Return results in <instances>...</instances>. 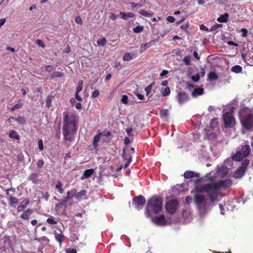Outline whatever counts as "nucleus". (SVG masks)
Here are the masks:
<instances>
[{
    "instance_id": "nucleus-40",
    "label": "nucleus",
    "mask_w": 253,
    "mask_h": 253,
    "mask_svg": "<svg viewBox=\"0 0 253 253\" xmlns=\"http://www.w3.org/2000/svg\"><path fill=\"white\" fill-rule=\"evenodd\" d=\"M143 26L138 25L133 29V31L135 33H139L143 31Z\"/></svg>"
},
{
    "instance_id": "nucleus-49",
    "label": "nucleus",
    "mask_w": 253,
    "mask_h": 253,
    "mask_svg": "<svg viewBox=\"0 0 253 253\" xmlns=\"http://www.w3.org/2000/svg\"><path fill=\"white\" fill-rule=\"evenodd\" d=\"M191 79L194 82H198L200 79L199 74H197L196 75L192 76Z\"/></svg>"
},
{
    "instance_id": "nucleus-44",
    "label": "nucleus",
    "mask_w": 253,
    "mask_h": 253,
    "mask_svg": "<svg viewBox=\"0 0 253 253\" xmlns=\"http://www.w3.org/2000/svg\"><path fill=\"white\" fill-rule=\"evenodd\" d=\"M168 115V110L167 109H163L160 111V116L162 118L167 117Z\"/></svg>"
},
{
    "instance_id": "nucleus-42",
    "label": "nucleus",
    "mask_w": 253,
    "mask_h": 253,
    "mask_svg": "<svg viewBox=\"0 0 253 253\" xmlns=\"http://www.w3.org/2000/svg\"><path fill=\"white\" fill-rule=\"evenodd\" d=\"M46 221L50 224H56L57 223V222L54 220V217L53 216L48 218Z\"/></svg>"
},
{
    "instance_id": "nucleus-43",
    "label": "nucleus",
    "mask_w": 253,
    "mask_h": 253,
    "mask_svg": "<svg viewBox=\"0 0 253 253\" xmlns=\"http://www.w3.org/2000/svg\"><path fill=\"white\" fill-rule=\"evenodd\" d=\"M23 106V103H17L15 104L10 108L11 111H14L15 109L21 108Z\"/></svg>"
},
{
    "instance_id": "nucleus-8",
    "label": "nucleus",
    "mask_w": 253,
    "mask_h": 253,
    "mask_svg": "<svg viewBox=\"0 0 253 253\" xmlns=\"http://www.w3.org/2000/svg\"><path fill=\"white\" fill-rule=\"evenodd\" d=\"M249 163L250 161L248 159H245L242 161L241 166L234 173V177L236 178H241L244 175Z\"/></svg>"
},
{
    "instance_id": "nucleus-50",
    "label": "nucleus",
    "mask_w": 253,
    "mask_h": 253,
    "mask_svg": "<svg viewBox=\"0 0 253 253\" xmlns=\"http://www.w3.org/2000/svg\"><path fill=\"white\" fill-rule=\"evenodd\" d=\"M119 16L121 17V18H122L124 20L127 19V14L125 12H120Z\"/></svg>"
},
{
    "instance_id": "nucleus-30",
    "label": "nucleus",
    "mask_w": 253,
    "mask_h": 253,
    "mask_svg": "<svg viewBox=\"0 0 253 253\" xmlns=\"http://www.w3.org/2000/svg\"><path fill=\"white\" fill-rule=\"evenodd\" d=\"M242 56L244 60L247 61V63L248 64H249L250 65H253V58H251L249 56L247 57L246 55H244V54H242Z\"/></svg>"
},
{
    "instance_id": "nucleus-3",
    "label": "nucleus",
    "mask_w": 253,
    "mask_h": 253,
    "mask_svg": "<svg viewBox=\"0 0 253 253\" xmlns=\"http://www.w3.org/2000/svg\"><path fill=\"white\" fill-rule=\"evenodd\" d=\"M194 201L201 214L206 213L214 205V203L209 202L208 197L202 193L194 195Z\"/></svg>"
},
{
    "instance_id": "nucleus-16",
    "label": "nucleus",
    "mask_w": 253,
    "mask_h": 253,
    "mask_svg": "<svg viewBox=\"0 0 253 253\" xmlns=\"http://www.w3.org/2000/svg\"><path fill=\"white\" fill-rule=\"evenodd\" d=\"M217 170L222 175H226L228 173V169L225 165L218 166L217 167Z\"/></svg>"
},
{
    "instance_id": "nucleus-15",
    "label": "nucleus",
    "mask_w": 253,
    "mask_h": 253,
    "mask_svg": "<svg viewBox=\"0 0 253 253\" xmlns=\"http://www.w3.org/2000/svg\"><path fill=\"white\" fill-rule=\"evenodd\" d=\"M122 157L124 158L125 160H126L128 158L127 161L126 162L125 164L123 166L124 169H126L128 167L132 160V156L130 154H126L125 152V150H124L122 154Z\"/></svg>"
},
{
    "instance_id": "nucleus-46",
    "label": "nucleus",
    "mask_w": 253,
    "mask_h": 253,
    "mask_svg": "<svg viewBox=\"0 0 253 253\" xmlns=\"http://www.w3.org/2000/svg\"><path fill=\"white\" fill-rule=\"evenodd\" d=\"M153 84H154V83H152L151 84H150L149 85H148L145 87V90L146 92V95H148L151 92V91L152 90V85Z\"/></svg>"
},
{
    "instance_id": "nucleus-28",
    "label": "nucleus",
    "mask_w": 253,
    "mask_h": 253,
    "mask_svg": "<svg viewBox=\"0 0 253 253\" xmlns=\"http://www.w3.org/2000/svg\"><path fill=\"white\" fill-rule=\"evenodd\" d=\"M86 193V192L85 190H83L78 193L76 192V194H75L74 196H75V197L76 198V199H77L78 200H80L82 198V196L85 195Z\"/></svg>"
},
{
    "instance_id": "nucleus-23",
    "label": "nucleus",
    "mask_w": 253,
    "mask_h": 253,
    "mask_svg": "<svg viewBox=\"0 0 253 253\" xmlns=\"http://www.w3.org/2000/svg\"><path fill=\"white\" fill-rule=\"evenodd\" d=\"M54 235L56 240L59 243L60 245H61L64 238V235L62 233L59 234L56 232L54 233Z\"/></svg>"
},
{
    "instance_id": "nucleus-17",
    "label": "nucleus",
    "mask_w": 253,
    "mask_h": 253,
    "mask_svg": "<svg viewBox=\"0 0 253 253\" xmlns=\"http://www.w3.org/2000/svg\"><path fill=\"white\" fill-rule=\"evenodd\" d=\"M33 210L29 209L24 211V212L20 215V217L24 220L28 219L29 218V215L33 213Z\"/></svg>"
},
{
    "instance_id": "nucleus-45",
    "label": "nucleus",
    "mask_w": 253,
    "mask_h": 253,
    "mask_svg": "<svg viewBox=\"0 0 253 253\" xmlns=\"http://www.w3.org/2000/svg\"><path fill=\"white\" fill-rule=\"evenodd\" d=\"M221 27H222L221 24H216L214 25L211 27V28L210 30V31L211 32V31H215L216 30H217V29H218L219 28Z\"/></svg>"
},
{
    "instance_id": "nucleus-18",
    "label": "nucleus",
    "mask_w": 253,
    "mask_h": 253,
    "mask_svg": "<svg viewBox=\"0 0 253 253\" xmlns=\"http://www.w3.org/2000/svg\"><path fill=\"white\" fill-rule=\"evenodd\" d=\"M77 192V190L75 188H73L71 191H69L67 192V196L65 199L69 201L71 200L73 197H75L74 195Z\"/></svg>"
},
{
    "instance_id": "nucleus-56",
    "label": "nucleus",
    "mask_w": 253,
    "mask_h": 253,
    "mask_svg": "<svg viewBox=\"0 0 253 253\" xmlns=\"http://www.w3.org/2000/svg\"><path fill=\"white\" fill-rule=\"evenodd\" d=\"M42 198L45 199V201H48L49 197V195L48 192H45L44 193H42Z\"/></svg>"
},
{
    "instance_id": "nucleus-6",
    "label": "nucleus",
    "mask_w": 253,
    "mask_h": 253,
    "mask_svg": "<svg viewBox=\"0 0 253 253\" xmlns=\"http://www.w3.org/2000/svg\"><path fill=\"white\" fill-rule=\"evenodd\" d=\"M251 151L250 146L249 145H245L234 155L232 159H227L225 161V164L228 165L229 163H232L233 161H240L244 158L247 157Z\"/></svg>"
},
{
    "instance_id": "nucleus-48",
    "label": "nucleus",
    "mask_w": 253,
    "mask_h": 253,
    "mask_svg": "<svg viewBox=\"0 0 253 253\" xmlns=\"http://www.w3.org/2000/svg\"><path fill=\"white\" fill-rule=\"evenodd\" d=\"M241 31L242 32V37L244 38L246 37L248 33V30L245 28H242Z\"/></svg>"
},
{
    "instance_id": "nucleus-32",
    "label": "nucleus",
    "mask_w": 253,
    "mask_h": 253,
    "mask_svg": "<svg viewBox=\"0 0 253 253\" xmlns=\"http://www.w3.org/2000/svg\"><path fill=\"white\" fill-rule=\"evenodd\" d=\"M218 124L217 119L216 118H214L211 120L210 122V127L211 128H215Z\"/></svg>"
},
{
    "instance_id": "nucleus-41",
    "label": "nucleus",
    "mask_w": 253,
    "mask_h": 253,
    "mask_svg": "<svg viewBox=\"0 0 253 253\" xmlns=\"http://www.w3.org/2000/svg\"><path fill=\"white\" fill-rule=\"evenodd\" d=\"M170 91L169 87L164 88V90L162 91L163 96H167L170 94Z\"/></svg>"
},
{
    "instance_id": "nucleus-24",
    "label": "nucleus",
    "mask_w": 253,
    "mask_h": 253,
    "mask_svg": "<svg viewBox=\"0 0 253 253\" xmlns=\"http://www.w3.org/2000/svg\"><path fill=\"white\" fill-rule=\"evenodd\" d=\"M197 176V174L192 171H186L184 172V176L185 178H189Z\"/></svg>"
},
{
    "instance_id": "nucleus-21",
    "label": "nucleus",
    "mask_w": 253,
    "mask_h": 253,
    "mask_svg": "<svg viewBox=\"0 0 253 253\" xmlns=\"http://www.w3.org/2000/svg\"><path fill=\"white\" fill-rule=\"evenodd\" d=\"M229 17V14L227 13H224L223 15H221L217 19V21L220 23H225L228 21Z\"/></svg>"
},
{
    "instance_id": "nucleus-52",
    "label": "nucleus",
    "mask_w": 253,
    "mask_h": 253,
    "mask_svg": "<svg viewBox=\"0 0 253 253\" xmlns=\"http://www.w3.org/2000/svg\"><path fill=\"white\" fill-rule=\"evenodd\" d=\"M38 146L40 150L42 151L43 149V141L42 139L38 141Z\"/></svg>"
},
{
    "instance_id": "nucleus-64",
    "label": "nucleus",
    "mask_w": 253,
    "mask_h": 253,
    "mask_svg": "<svg viewBox=\"0 0 253 253\" xmlns=\"http://www.w3.org/2000/svg\"><path fill=\"white\" fill-rule=\"evenodd\" d=\"M67 253H77V250L75 249H69L66 250Z\"/></svg>"
},
{
    "instance_id": "nucleus-53",
    "label": "nucleus",
    "mask_w": 253,
    "mask_h": 253,
    "mask_svg": "<svg viewBox=\"0 0 253 253\" xmlns=\"http://www.w3.org/2000/svg\"><path fill=\"white\" fill-rule=\"evenodd\" d=\"M36 43L40 46L42 47H43L45 46V45L43 42V41L41 40H37L36 41Z\"/></svg>"
},
{
    "instance_id": "nucleus-60",
    "label": "nucleus",
    "mask_w": 253,
    "mask_h": 253,
    "mask_svg": "<svg viewBox=\"0 0 253 253\" xmlns=\"http://www.w3.org/2000/svg\"><path fill=\"white\" fill-rule=\"evenodd\" d=\"M119 16V15H117L113 13H111V15L110 16V18L112 20L115 21L118 17Z\"/></svg>"
},
{
    "instance_id": "nucleus-11",
    "label": "nucleus",
    "mask_w": 253,
    "mask_h": 253,
    "mask_svg": "<svg viewBox=\"0 0 253 253\" xmlns=\"http://www.w3.org/2000/svg\"><path fill=\"white\" fill-rule=\"evenodd\" d=\"M151 220L153 223L158 225L163 226L167 224V221L164 215H160L155 217H152Z\"/></svg>"
},
{
    "instance_id": "nucleus-58",
    "label": "nucleus",
    "mask_w": 253,
    "mask_h": 253,
    "mask_svg": "<svg viewBox=\"0 0 253 253\" xmlns=\"http://www.w3.org/2000/svg\"><path fill=\"white\" fill-rule=\"evenodd\" d=\"M36 240L39 242L41 241V240H42L45 242L49 241V239L46 236H43L42 237L38 239L36 238Z\"/></svg>"
},
{
    "instance_id": "nucleus-20",
    "label": "nucleus",
    "mask_w": 253,
    "mask_h": 253,
    "mask_svg": "<svg viewBox=\"0 0 253 253\" xmlns=\"http://www.w3.org/2000/svg\"><path fill=\"white\" fill-rule=\"evenodd\" d=\"M204 89L201 87H198L194 89L192 91V95L193 97H197L203 94Z\"/></svg>"
},
{
    "instance_id": "nucleus-5",
    "label": "nucleus",
    "mask_w": 253,
    "mask_h": 253,
    "mask_svg": "<svg viewBox=\"0 0 253 253\" xmlns=\"http://www.w3.org/2000/svg\"><path fill=\"white\" fill-rule=\"evenodd\" d=\"M247 108H243L239 112V115L243 126L246 129L253 130V113L244 114Z\"/></svg>"
},
{
    "instance_id": "nucleus-27",
    "label": "nucleus",
    "mask_w": 253,
    "mask_h": 253,
    "mask_svg": "<svg viewBox=\"0 0 253 253\" xmlns=\"http://www.w3.org/2000/svg\"><path fill=\"white\" fill-rule=\"evenodd\" d=\"M101 133L97 134L96 136L94 137L93 145L95 148H96L98 145V143L99 142L100 139V135Z\"/></svg>"
},
{
    "instance_id": "nucleus-7",
    "label": "nucleus",
    "mask_w": 253,
    "mask_h": 253,
    "mask_svg": "<svg viewBox=\"0 0 253 253\" xmlns=\"http://www.w3.org/2000/svg\"><path fill=\"white\" fill-rule=\"evenodd\" d=\"M223 120L225 126L227 127H232L235 124V120L232 115V113L230 112H227L223 115Z\"/></svg>"
},
{
    "instance_id": "nucleus-34",
    "label": "nucleus",
    "mask_w": 253,
    "mask_h": 253,
    "mask_svg": "<svg viewBox=\"0 0 253 253\" xmlns=\"http://www.w3.org/2000/svg\"><path fill=\"white\" fill-rule=\"evenodd\" d=\"M139 13L145 17H150L152 16V14H151L144 10H139Z\"/></svg>"
},
{
    "instance_id": "nucleus-4",
    "label": "nucleus",
    "mask_w": 253,
    "mask_h": 253,
    "mask_svg": "<svg viewBox=\"0 0 253 253\" xmlns=\"http://www.w3.org/2000/svg\"><path fill=\"white\" fill-rule=\"evenodd\" d=\"M163 199L161 197L154 196L147 201V208L145 210V214L148 218L151 217L150 210L156 214L159 213L162 209Z\"/></svg>"
},
{
    "instance_id": "nucleus-12",
    "label": "nucleus",
    "mask_w": 253,
    "mask_h": 253,
    "mask_svg": "<svg viewBox=\"0 0 253 253\" xmlns=\"http://www.w3.org/2000/svg\"><path fill=\"white\" fill-rule=\"evenodd\" d=\"M177 99L180 104H182L189 100V97L184 92H179L176 96Z\"/></svg>"
},
{
    "instance_id": "nucleus-10",
    "label": "nucleus",
    "mask_w": 253,
    "mask_h": 253,
    "mask_svg": "<svg viewBox=\"0 0 253 253\" xmlns=\"http://www.w3.org/2000/svg\"><path fill=\"white\" fill-rule=\"evenodd\" d=\"M178 205V203L176 200H170L166 205V210L171 214L174 213L177 210Z\"/></svg>"
},
{
    "instance_id": "nucleus-57",
    "label": "nucleus",
    "mask_w": 253,
    "mask_h": 253,
    "mask_svg": "<svg viewBox=\"0 0 253 253\" xmlns=\"http://www.w3.org/2000/svg\"><path fill=\"white\" fill-rule=\"evenodd\" d=\"M75 22L79 24H82V19L81 17L77 16L75 19Z\"/></svg>"
},
{
    "instance_id": "nucleus-2",
    "label": "nucleus",
    "mask_w": 253,
    "mask_h": 253,
    "mask_svg": "<svg viewBox=\"0 0 253 253\" xmlns=\"http://www.w3.org/2000/svg\"><path fill=\"white\" fill-rule=\"evenodd\" d=\"M64 119L63 121L62 133L65 141H71L72 137L70 134H73L77 131V128L76 123V117L74 115L63 113Z\"/></svg>"
},
{
    "instance_id": "nucleus-33",
    "label": "nucleus",
    "mask_w": 253,
    "mask_h": 253,
    "mask_svg": "<svg viewBox=\"0 0 253 253\" xmlns=\"http://www.w3.org/2000/svg\"><path fill=\"white\" fill-rule=\"evenodd\" d=\"M14 119L16 121L21 124L24 125L26 123L25 118L23 116H19L17 118H15Z\"/></svg>"
},
{
    "instance_id": "nucleus-39",
    "label": "nucleus",
    "mask_w": 253,
    "mask_h": 253,
    "mask_svg": "<svg viewBox=\"0 0 253 253\" xmlns=\"http://www.w3.org/2000/svg\"><path fill=\"white\" fill-rule=\"evenodd\" d=\"M132 56H131L129 53H125L124 56H123V60L124 61H129L132 60Z\"/></svg>"
},
{
    "instance_id": "nucleus-22",
    "label": "nucleus",
    "mask_w": 253,
    "mask_h": 253,
    "mask_svg": "<svg viewBox=\"0 0 253 253\" xmlns=\"http://www.w3.org/2000/svg\"><path fill=\"white\" fill-rule=\"evenodd\" d=\"M8 136L10 138H12L16 140H18L20 139V136L17 134V133L14 130H10Z\"/></svg>"
},
{
    "instance_id": "nucleus-26",
    "label": "nucleus",
    "mask_w": 253,
    "mask_h": 253,
    "mask_svg": "<svg viewBox=\"0 0 253 253\" xmlns=\"http://www.w3.org/2000/svg\"><path fill=\"white\" fill-rule=\"evenodd\" d=\"M231 70L232 72L238 74L242 72V68L240 65H235L231 68Z\"/></svg>"
},
{
    "instance_id": "nucleus-13",
    "label": "nucleus",
    "mask_w": 253,
    "mask_h": 253,
    "mask_svg": "<svg viewBox=\"0 0 253 253\" xmlns=\"http://www.w3.org/2000/svg\"><path fill=\"white\" fill-rule=\"evenodd\" d=\"M30 204V201L29 198H26L24 201H23L20 205L17 207V211L18 212H20L23 211L28 206H29Z\"/></svg>"
},
{
    "instance_id": "nucleus-47",
    "label": "nucleus",
    "mask_w": 253,
    "mask_h": 253,
    "mask_svg": "<svg viewBox=\"0 0 253 253\" xmlns=\"http://www.w3.org/2000/svg\"><path fill=\"white\" fill-rule=\"evenodd\" d=\"M121 101L123 103H124L125 104H127V103H128L127 96L126 95H123L122 97Z\"/></svg>"
},
{
    "instance_id": "nucleus-54",
    "label": "nucleus",
    "mask_w": 253,
    "mask_h": 253,
    "mask_svg": "<svg viewBox=\"0 0 253 253\" xmlns=\"http://www.w3.org/2000/svg\"><path fill=\"white\" fill-rule=\"evenodd\" d=\"M99 95V91L98 90H95L92 93L91 96L93 98H96Z\"/></svg>"
},
{
    "instance_id": "nucleus-59",
    "label": "nucleus",
    "mask_w": 253,
    "mask_h": 253,
    "mask_svg": "<svg viewBox=\"0 0 253 253\" xmlns=\"http://www.w3.org/2000/svg\"><path fill=\"white\" fill-rule=\"evenodd\" d=\"M167 20L170 23H173L175 21V18L172 16H169L167 18Z\"/></svg>"
},
{
    "instance_id": "nucleus-51",
    "label": "nucleus",
    "mask_w": 253,
    "mask_h": 253,
    "mask_svg": "<svg viewBox=\"0 0 253 253\" xmlns=\"http://www.w3.org/2000/svg\"><path fill=\"white\" fill-rule=\"evenodd\" d=\"M132 128H131L126 129V132L128 136L130 137L134 135L133 133L132 132Z\"/></svg>"
},
{
    "instance_id": "nucleus-29",
    "label": "nucleus",
    "mask_w": 253,
    "mask_h": 253,
    "mask_svg": "<svg viewBox=\"0 0 253 253\" xmlns=\"http://www.w3.org/2000/svg\"><path fill=\"white\" fill-rule=\"evenodd\" d=\"M64 76V73L63 72L60 71H56L54 72L52 75H51V78L53 79L54 78H61Z\"/></svg>"
},
{
    "instance_id": "nucleus-31",
    "label": "nucleus",
    "mask_w": 253,
    "mask_h": 253,
    "mask_svg": "<svg viewBox=\"0 0 253 253\" xmlns=\"http://www.w3.org/2000/svg\"><path fill=\"white\" fill-rule=\"evenodd\" d=\"M53 96L52 95H49L47 96L45 101V105L47 108H50L51 106V103L52 101Z\"/></svg>"
},
{
    "instance_id": "nucleus-37",
    "label": "nucleus",
    "mask_w": 253,
    "mask_h": 253,
    "mask_svg": "<svg viewBox=\"0 0 253 253\" xmlns=\"http://www.w3.org/2000/svg\"><path fill=\"white\" fill-rule=\"evenodd\" d=\"M83 81H80L78 84L76 93H79L83 89Z\"/></svg>"
},
{
    "instance_id": "nucleus-55",
    "label": "nucleus",
    "mask_w": 253,
    "mask_h": 253,
    "mask_svg": "<svg viewBox=\"0 0 253 253\" xmlns=\"http://www.w3.org/2000/svg\"><path fill=\"white\" fill-rule=\"evenodd\" d=\"M44 164V161L42 160H39L37 163V167L38 168H42Z\"/></svg>"
},
{
    "instance_id": "nucleus-19",
    "label": "nucleus",
    "mask_w": 253,
    "mask_h": 253,
    "mask_svg": "<svg viewBox=\"0 0 253 253\" xmlns=\"http://www.w3.org/2000/svg\"><path fill=\"white\" fill-rule=\"evenodd\" d=\"M38 173L33 172L29 176L28 179L32 181L33 183L36 184L39 181L38 180Z\"/></svg>"
},
{
    "instance_id": "nucleus-35",
    "label": "nucleus",
    "mask_w": 253,
    "mask_h": 253,
    "mask_svg": "<svg viewBox=\"0 0 253 253\" xmlns=\"http://www.w3.org/2000/svg\"><path fill=\"white\" fill-rule=\"evenodd\" d=\"M18 201L19 200L14 197L11 196L9 199V204L10 205H12L15 204H17L18 203Z\"/></svg>"
},
{
    "instance_id": "nucleus-62",
    "label": "nucleus",
    "mask_w": 253,
    "mask_h": 253,
    "mask_svg": "<svg viewBox=\"0 0 253 253\" xmlns=\"http://www.w3.org/2000/svg\"><path fill=\"white\" fill-rule=\"evenodd\" d=\"M130 6L132 8H134L135 7H137V6H139V4H140V3H135L134 2H131L130 3Z\"/></svg>"
},
{
    "instance_id": "nucleus-36",
    "label": "nucleus",
    "mask_w": 253,
    "mask_h": 253,
    "mask_svg": "<svg viewBox=\"0 0 253 253\" xmlns=\"http://www.w3.org/2000/svg\"><path fill=\"white\" fill-rule=\"evenodd\" d=\"M97 43L99 46H103L106 44L107 40L105 38H103L101 39L98 40L97 41Z\"/></svg>"
},
{
    "instance_id": "nucleus-61",
    "label": "nucleus",
    "mask_w": 253,
    "mask_h": 253,
    "mask_svg": "<svg viewBox=\"0 0 253 253\" xmlns=\"http://www.w3.org/2000/svg\"><path fill=\"white\" fill-rule=\"evenodd\" d=\"M53 69V67L51 65H47L45 66V70L47 72H51V71H52Z\"/></svg>"
},
{
    "instance_id": "nucleus-38",
    "label": "nucleus",
    "mask_w": 253,
    "mask_h": 253,
    "mask_svg": "<svg viewBox=\"0 0 253 253\" xmlns=\"http://www.w3.org/2000/svg\"><path fill=\"white\" fill-rule=\"evenodd\" d=\"M183 61L185 63V64L187 66H189L191 64V58L190 56H185L183 59Z\"/></svg>"
},
{
    "instance_id": "nucleus-25",
    "label": "nucleus",
    "mask_w": 253,
    "mask_h": 253,
    "mask_svg": "<svg viewBox=\"0 0 253 253\" xmlns=\"http://www.w3.org/2000/svg\"><path fill=\"white\" fill-rule=\"evenodd\" d=\"M208 79L210 81H214L218 79V76L216 73L214 72H210L208 75Z\"/></svg>"
},
{
    "instance_id": "nucleus-63",
    "label": "nucleus",
    "mask_w": 253,
    "mask_h": 253,
    "mask_svg": "<svg viewBox=\"0 0 253 253\" xmlns=\"http://www.w3.org/2000/svg\"><path fill=\"white\" fill-rule=\"evenodd\" d=\"M151 46L150 42L146 43L144 44L141 45V47H143L144 49H146Z\"/></svg>"
},
{
    "instance_id": "nucleus-1",
    "label": "nucleus",
    "mask_w": 253,
    "mask_h": 253,
    "mask_svg": "<svg viewBox=\"0 0 253 253\" xmlns=\"http://www.w3.org/2000/svg\"><path fill=\"white\" fill-rule=\"evenodd\" d=\"M232 184L230 179L219 180L215 182L205 184L202 185L201 190L207 193L211 203H215L218 201V192L217 190L221 187L228 188Z\"/></svg>"
},
{
    "instance_id": "nucleus-14",
    "label": "nucleus",
    "mask_w": 253,
    "mask_h": 253,
    "mask_svg": "<svg viewBox=\"0 0 253 253\" xmlns=\"http://www.w3.org/2000/svg\"><path fill=\"white\" fill-rule=\"evenodd\" d=\"M95 172L93 169H87L84 170V174L81 177V180H84L90 177Z\"/></svg>"
},
{
    "instance_id": "nucleus-9",
    "label": "nucleus",
    "mask_w": 253,
    "mask_h": 253,
    "mask_svg": "<svg viewBox=\"0 0 253 253\" xmlns=\"http://www.w3.org/2000/svg\"><path fill=\"white\" fill-rule=\"evenodd\" d=\"M145 198L142 195L134 197L132 200V204L138 210H141L145 204Z\"/></svg>"
}]
</instances>
